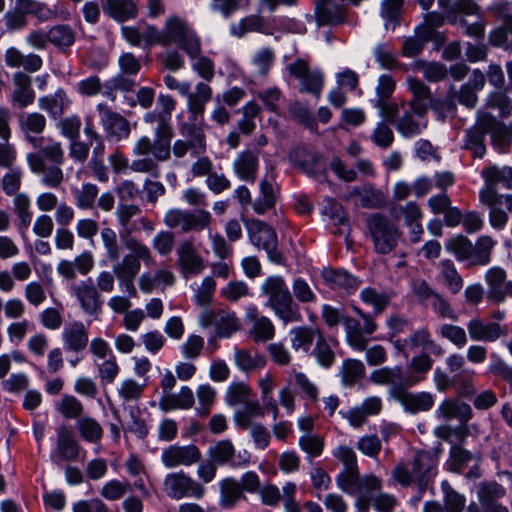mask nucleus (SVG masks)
I'll return each mask as SVG.
<instances>
[{
    "mask_svg": "<svg viewBox=\"0 0 512 512\" xmlns=\"http://www.w3.org/2000/svg\"><path fill=\"white\" fill-rule=\"evenodd\" d=\"M446 249L453 253L459 261L472 260L473 244L465 236L459 235L451 238L446 243Z\"/></svg>",
    "mask_w": 512,
    "mask_h": 512,
    "instance_id": "e2e57ef3",
    "label": "nucleus"
},
{
    "mask_svg": "<svg viewBox=\"0 0 512 512\" xmlns=\"http://www.w3.org/2000/svg\"><path fill=\"white\" fill-rule=\"evenodd\" d=\"M315 13L319 24L336 25L345 21L343 6L334 0H315Z\"/></svg>",
    "mask_w": 512,
    "mask_h": 512,
    "instance_id": "72a5a7b5",
    "label": "nucleus"
},
{
    "mask_svg": "<svg viewBox=\"0 0 512 512\" xmlns=\"http://www.w3.org/2000/svg\"><path fill=\"white\" fill-rule=\"evenodd\" d=\"M367 225L377 253L388 254L395 249L402 235L397 225L379 214L371 215Z\"/></svg>",
    "mask_w": 512,
    "mask_h": 512,
    "instance_id": "39448f33",
    "label": "nucleus"
},
{
    "mask_svg": "<svg viewBox=\"0 0 512 512\" xmlns=\"http://www.w3.org/2000/svg\"><path fill=\"white\" fill-rule=\"evenodd\" d=\"M217 334L220 337H230L240 329V321L231 311H219L214 316Z\"/></svg>",
    "mask_w": 512,
    "mask_h": 512,
    "instance_id": "603ef678",
    "label": "nucleus"
},
{
    "mask_svg": "<svg viewBox=\"0 0 512 512\" xmlns=\"http://www.w3.org/2000/svg\"><path fill=\"white\" fill-rule=\"evenodd\" d=\"M101 241L105 248V254L109 261H117L121 255V245L118 241L116 232L110 228H102L100 232Z\"/></svg>",
    "mask_w": 512,
    "mask_h": 512,
    "instance_id": "69168bd1",
    "label": "nucleus"
},
{
    "mask_svg": "<svg viewBox=\"0 0 512 512\" xmlns=\"http://www.w3.org/2000/svg\"><path fill=\"white\" fill-rule=\"evenodd\" d=\"M201 459V452L194 444L189 445H170L163 449L161 461L168 469L179 466H191Z\"/></svg>",
    "mask_w": 512,
    "mask_h": 512,
    "instance_id": "dca6fc26",
    "label": "nucleus"
},
{
    "mask_svg": "<svg viewBox=\"0 0 512 512\" xmlns=\"http://www.w3.org/2000/svg\"><path fill=\"white\" fill-rule=\"evenodd\" d=\"M234 452L235 448L230 440H221L209 447L207 455L215 464L224 465L230 463Z\"/></svg>",
    "mask_w": 512,
    "mask_h": 512,
    "instance_id": "680f3d73",
    "label": "nucleus"
},
{
    "mask_svg": "<svg viewBox=\"0 0 512 512\" xmlns=\"http://www.w3.org/2000/svg\"><path fill=\"white\" fill-rule=\"evenodd\" d=\"M61 340L66 352L80 353L89 343L88 329L81 321L68 323L63 328Z\"/></svg>",
    "mask_w": 512,
    "mask_h": 512,
    "instance_id": "393cba45",
    "label": "nucleus"
},
{
    "mask_svg": "<svg viewBox=\"0 0 512 512\" xmlns=\"http://www.w3.org/2000/svg\"><path fill=\"white\" fill-rule=\"evenodd\" d=\"M481 175L485 185L479 192L480 201L490 202V200L495 199V197H505L506 195L499 194L496 190V186L499 184L507 189H512L511 167L489 166L483 169Z\"/></svg>",
    "mask_w": 512,
    "mask_h": 512,
    "instance_id": "ddd939ff",
    "label": "nucleus"
},
{
    "mask_svg": "<svg viewBox=\"0 0 512 512\" xmlns=\"http://www.w3.org/2000/svg\"><path fill=\"white\" fill-rule=\"evenodd\" d=\"M241 485L232 478L224 479L220 483L219 505L224 509H231L242 497Z\"/></svg>",
    "mask_w": 512,
    "mask_h": 512,
    "instance_id": "09e8293b",
    "label": "nucleus"
},
{
    "mask_svg": "<svg viewBox=\"0 0 512 512\" xmlns=\"http://www.w3.org/2000/svg\"><path fill=\"white\" fill-rule=\"evenodd\" d=\"M142 210L136 204L120 202L115 210L116 221L120 227V238L124 241L137 239L134 233L143 229L151 232L154 230V224L146 216H141Z\"/></svg>",
    "mask_w": 512,
    "mask_h": 512,
    "instance_id": "423d86ee",
    "label": "nucleus"
},
{
    "mask_svg": "<svg viewBox=\"0 0 512 512\" xmlns=\"http://www.w3.org/2000/svg\"><path fill=\"white\" fill-rule=\"evenodd\" d=\"M133 155L143 156L132 161L130 169L134 172L149 173L154 177L159 175L158 161L170 158V143L157 138L154 142L147 136H142L133 147Z\"/></svg>",
    "mask_w": 512,
    "mask_h": 512,
    "instance_id": "f03ea898",
    "label": "nucleus"
},
{
    "mask_svg": "<svg viewBox=\"0 0 512 512\" xmlns=\"http://www.w3.org/2000/svg\"><path fill=\"white\" fill-rule=\"evenodd\" d=\"M165 85L170 90H177L179 94L187 97V107L193 120L197 121V116H202L205 111L206 104L212 98V88L208 83L198 82L194 92L190 91L188 82H179L174 76L168 74L163 79Z\"/></svg>",
    "mask_w": 512,
    "mask_h": 512,
    "instance_id": "20e7f679",
    "label": "nucleus"
},
{
    "mask_svg": "<svg viewBox=\"0 0 512 512\" xmlns=\"http://www.w3.org/2000/svg\"><path fill=\"white\" fill-rule=\"evenodd\" d=\"M435 465L434 458L428 452H417L412 463L414 478H430Z\"/></svg>",
    "mask_w": 512,
    "mask_h": 512,
    "instance_id": "0e129e2a",
    "label": "nucleus"
},
{
    "mask_svg": "<svg viewBox=\"0 0 512 512\" xmlns=\"http://www.w3.org/2000/svg\"><path fill=\"white\" fill-rule=\"evenodd\" d=\"M123 243L129 253L113 265V273L117 278H135L140 272L141 262L147 267L156 264L150 248L139 239H130Z\"/></svg>",
    "mask_w": 512,
    "mask_h": 512,
    "instance_id": "7ed1b4c3",
    "label": "nucleus"
},
{
    "mask_svg": "<svg viewBox=\"0 0 512 512\" xmlns=\"http://www.w3.org/2000/svg\"><path fill=\"white\" fill-rule=\"evenodd\" d=\"M104 10L118 22L135 18L137 8L132 0H106Z\"/></svg>",
    "mask_w": 512,
    "mask_h": 512,
    "instance_id": "49530a36",
    "label": "nucleus"
},
{
    "mask_svg": "<svg viewBox=\"0 0 512 512\" xmlns=\"http://www.w3.org/2000/svg\"><path fill=\"white\" fill-rule=\"evenodd\" d=\"M246 227L250 242L258 249H263L272 262L281 264L283 255L277 250L278 241L274 229L257 219L249 220Z\"/></svg>",
    "mask_w": 512,
    "mask_h": 512,
    "instance_id": "6e6552de",
    "label": "nucleus"
},
{
    "mask_svg": "<svg viewBox=\"0 0 512 512\" xmlns=\"http://www.w3.org/2000/svg\"><path fill=\"white\" fill-rule=\"evenodd\" d=\"M80 445L75 440L72 431L65 425L57 429L56 457L64 461L76 460Z\"/></svg>",
    "mask_w": 512,
    "mask_h": 512,
    "instance_id": "473e14b6",
    "label": "nucleus"
},
{
    "mask_svg": "<svg viewBox=\"0 0 512 512\" xmlns=\"http://www.w3.org/2000/svg\"><path fill=\"white\" fill-rule=\"evenodd\" d=\"M290 160L301 167L307 174L316 175L324 171L320 155L306 149L296 148L289 154Z\"/></svg>",
    "mask_w": 512,
    "mask_h": 512,
    "instance_id": "4c0bfd02",
    "label": "nucleus"
},
{
    "mask_svg": "<svg viewBox=\"0 0 512 512\" xmlns=\"http://www.w3.org/2000/svg\"><path fill=\"white\" fill-rule=\"evenodd\" d=\"M19 130L24 139L33 148L37 149L45 142V138L40 136L46 129L47 119L40 112H25L18 116Z\"/></svg>",
    "mask_w": 512,
    "mask_h": 512,
    "instance_id": "4468645a",
    "label": "nucleus"
},
{
    "mask_svg": "<svg viewBox=\"0 0 512 512\" xmlns=\"http://www.w3.org/2000/svg\"><path fill=\"white\" fill-rule=\"evenodd\" d=\"M395 399L400 402L405 411L411 414L427 412L435 404V396L427 391L408 392L405 389L396 390Z\"/></svg>",
    "mask_w": 512,
    "mask_h": 512,
    "instance_id": "a878e982",
    "label": "nucleus"
},
{
    "mask_svg": "<svg viewBox=\"0 0 512 512\" xmlns=\"http://www.w3.org/2000/svg\"><path fill=\"white\" fill-rule=\"evenodd\" d=\"M318 333H320L317 329H313L311 327H297L293 328L290 331L291 335V346L294 350H304L307 352L316 335L318 336Z\"/></svg>",
    "mask_w": 512,
    "mask_h": 512,
    "instance_id": "4d7b16f0",
    "label": "nucleus"
},
{
    "mask_svg": "<svg viewBox=\"0 0 512 512\" xmlns=\"http://www.w3.org/2000/svg\"><path fill=\"white\" fill-rule=\"evenodd\" d=\"M72 195L76 207L80 210H93L99 195V188L91 182L83 183L80 187L72 189Z\"/></svg>",
    "mask_w": 512,
    "mask_h": 512,
    "instance_id": "a19ab883",
    "label": "nucleus"
},
{
    "mask_svg": "<svg viewBox=\"0 0 512 512\" xmlns=\"http://www.w3.org/2000/svg\"><path fill=\"white\" fill-rule=\"evenodd\" d=\"M506 494L505 488L496 481H482L477 486V497L483 512H508L498 500Z\"/></svg>",
    "mask_w": 512,
    "mask_h": 512,
    "instance_id": "412c9836",
    "label": "nucleus"
},
{
    "mask_svg": "<svg viewBox=\"0 0 512 512\" xmlns=\"http://www.w3.org/2000/svg\"><path fill=\"white\" fill-rule=\"evenodd\" d=\"M382 409V400L377 396H370L363 400L360 405L350 408L348 411H340L339 414L348 421L353 428H360L368 417L375 416Z\"/></svg>",
    "mask_w": 512,
    "mask_h": 512,
    "instance_id": "5701e85b",
    "label": "nucleus"
},
{
    "mask_svg": "<svg viewBox=\"0 0 512 512\" xmlns=\"http://www.w3.org/2000/svg\"><path fill=\"white\" fill-rule=\"evenodd\" d=\"M436 415L445 420L457 419L465 425L472 417V409L467 403L447 399L440 403Z\"/></svg>",
    "mask_w": 512,
    "mask_h": 512,
    "instance_id": "c9c22d12",
    "label": "nucleus"
},
{
    "mask_svg": "<svg viewBox=\"0 0 512 512\" xmlns=\"http://www.w3.org/2000/svg\"><path fill=\"white\" fill-rule=\"evenodd\" d=\"M27 11L33 14L41 22L56 19L68 20L71 16L67 7L60 2H56L52 7H49L45 3L34 1L32 7Z\"/></svg>",
    "mask_w": 512,
    "mask_h": 512,
    "instance_id": "58836bf2",
    "label": "nucleus"
},
{
    "mask_svg": "<svg viewBox=\"0 0 512 512\" xmlns=\"http://www.w3.org/2000/svg\"><path fill=\"white\" fill-rule=\"evenodd\" d=\"M164 35L166 45L176 43L190 57L201 52V41L193 29L182 19L170 17L166 21Z\"/></svg>",
    "mask_w": 512,
    "mask_h": 512,
    "instance_id": "0eeeda50",
    "label": "nucleus"
},
{
    "mask_svg": "<svg viewBox=\"0 0 512 512\" xmlns=\"http://www.w3.org/2000/svg\"><path fill=\"white\" fill-rule=\"evenodd\" d=\"M291 76L299 81V91L313 95L316 99L321 96L324 86V75L318 70H311L307 61L297 59L287 66Z\"/></svg>",
    "mask_w": 512,
    "mask_h": 512,
    "instance_id": "9b49d317",
    "label": "nucleus"
},
{
    "mask_svg": "<svg viewBox=\"0 0 512 512\" xmlns=\"http://www.w3.org/2000/svg\"><path fill=\"white\" fill-rule=\"evenodd\" d=\"M210 220L211 215L205 210L193 213L175 208L170 209L164 216V223L167 227L172 229L179 228L184 233L192 230H202L209 225Z\"/></svg>",
    "mask_w": 512,
    "mask_h": 512,
    "instance_id": "f8f14e48",
    "label": "nucleus"
},
{
    "mask_svg": "<svg viewBox=\"0 0 512 512\" xmlns=\"http://www.w3.org/2000/svg\"><path fill=\"white\" fill-rule=\"evenodd\" d=\"M11 105L16 109H24L32 105L36 94L32 88V79L23 72H16L12 78Z\"/></svg>",
    "mask_w": 512,
    "mask_h": 512,
    "instance_id": "b1692460",
    "label": "nucleus"
},
{
    "mask_svg": "<svg viewBox=\"0 0 512 512\" xmlns=\"http://www.w3.org/2000/svg\"><path fill=\"white\" fill-rule=\"evenodd\" d=\"M425 127L426 122L424 117L418 118V116L411 111V108L399 117L396 124L397 131L406 138L420 134Z\"/></svg>",
    "mask_w": 512,
    "mask_h": 512,
    "instance_id": "a18cd8bd",
    "label": "nucleus"
},
{
    "mask_svg": "<svg viewBox=\"0 0 512 512\" xmlns=\"http://www.w3.org/2000/svg\"><path fill=\"white\" fill-rule=\"evenodd\" d=\"M163 485L166 495L174 500L187 497L201 499L206 491L201 483L195 481L182 471L166 475Z\"/></svg>",
    "mask_w": 512,
    "mask_h": 512,
    "instance_id": "9d476101",
    "label": "nucleus"
},
{
    "mask_svg": "<svg viewBox=\"0 0 512 512\" xmlns=\"http://www.w3.org/2000/svg\"><path fill=\"white\" fill-rule=\"evenodd\" d=\"M466 327L470 339L475 342H495L508 333L506 326L496 322H484L480 317L471 318Z\"/></svg>",
    "mask_w": 512,
    "mask_h": 512,
    "instance_id": "aec40b11",
    "label": "nucleus"
},
{
    "mask_svg": "<svg viewBox=\"0 0 512 512\" xmlns=\"http://www.w3.org/2000/svg\"><path fill=\"white\" fill-rule=\"evenodd\" d=\"M321 274L325 283L330 285L332 288H342L347 291H352L358 286L357 279L350 273L343 270L324 268Z\"/></svg>",
    "mask_w": 512,
    "mask_h": 512,
    "instance_id": "c03bdc74",
    "label": "nucleus"
},
{
    "mask_svg": "<svg viewBox=\"0 0 512 512\" xmlns=\"http://www.w3.org/2000/svg\"><path fill=\"white\" fill-rule=\"evenodd\" d=\"M407 86L413 96L409 102L411 111L414 112L418 118L424 117L428 107L433 101L429 87L421 80L412 76L407 78Z\"/></svg>",
    "mask_w": 512,
    "mask_h": 512,
    "instance_id": "bb28decb",
    "label": "nucleus"
},
{
    "mask_svg": "<svg viewBox=\"0 0 512 512\" xmlns=\"http://www.w3.org/2000/svg\"><path fill=\"white\" fill-rule=\"evenodd\" d=\"M71 292L77 298L79 305L85 314L94 316L101 311V295L91 278L71 286Z\"/></svg>",
    "mask_w": 512,
    "mask_h": 512,
    "instance_id": "6ab92c4d",
    "label": "nucleus"
},
{
    "mask_svg": "<svg viewBox=\"0 0 512 512\" xmlns=\"http://www.w3.org/2000/svg\"><path fill=\"white\" fill-rule=\"evenodd\" d=\"M444 495L445 512H462L465 507L466 498L455 491L447 481L441 483Z\"/></svg>",
    "mask_w": 512,
    "mask_h": 512,
    "instance_id": "338daca9",
    "label": "nucleus"
},
{
    "mask_svg": "<svg viewBox=\"0 0 512 512\" xmlns=\"http://www.w3.org/2000/svg\"><path fill=\"white\" fill-rule=\"evenodd\" d=\"M194 402L193 391L188 386H183L177 393L162 395L159 399V408L163 412L177 409L187 410L193 407Z\"/></svg>",
    "mask_w": 512,
    "mask_h": 512,
    "instance_id": "f704fd0d",
    "label": "nucleus"
},
{
    "mask_svg": "<svg viewBox=\"0 0 512 512\" xmlns=\"http://www.w3.org/2000/svg\"><path fill=\"white\" fill-rule=\"evenodd\" d=\"M312 355L318 364L324 368L331 367L335 362V353L321 333H318Z\"/></svg>",
    "mask_w": 512,
    "mask_h": 512,
    "instance_id": "774afa93",
    "label": "nucleus"
},
{
    "mask_svg": "<svg viewBox=\"0 0 512 512\" xmlns=\"http://www.w3.org/2000/svg\"><path fill=\"white\" fill-rule=\"evenodd\" d=\"M144 122L151 125L156 124V138L166 140L167 142L170 143L173 135L171 119H169L168 117H164V115L154 110L145 114Z\"/></svg>",
    "mask_w": 512,
    "mask_h": 512,
    "instance_id": "864d4df0",
    "label": "nucleus"
},
{
    "mask_svg": "<svg viewBox=\"0 0 512 512\" xmlns=\"http://www.w3.org/2000/svg\"><path fill=\"white\" fill-rule=\"evenodd\" d=\"M373 383L378 385H390L393 387V397L396 390H403L405 387H411L424 379L423 376H405L400 366L383 367L373 371L370 375Z\"/></svg>",
    "mask_w": 512,
    "mask_h": 512,
    "instance_id": "2eb2a0df",
    "label": "nucleus"
},
{
    "mask_svg": "<svg viewBox=\"0 0 512 512\" xmlns=\"http://www.w3.org/2000/svg\"><path fill=\"white\" fill-rule=\"evenodd\" d=\"M488 286L487 299L494 303H502L507 297H512V281L507 279L506 272L501 267H492L485 273Z\"/></svg>",
    "mask_w": 512,
    "mask_h": 512,
    "instance_id": "f3484780",
    "label": "nucleus"
},
{
    "mask_svg": "<svg viewBox=\"0 0 512 512\" xmlns=\"http://www.w3.org/2000/svg\"><path fill=\"white\" fill-rule=\"evenodd\" d=\"M176 255L177 265L185 278L198 275L204 270V260L192 241L184 240L179 243Z\"/></svg>",
    "mask_w": 512,
    "mask_h": 512,
    "instance_id": "a211bd4d",
    "label": "nucleus"
},
{
    "mask_svg": "<svg viewBox=\"0 0 512 512\" xmlns=\"http://www.w3.org/2000/svg\"><path fill=\"white\" fill-rule=\"evenodd\" d=\"M32 155L40 156L42 161L50 162L55 165H63L65 160L62 143L51 138L47 139L46 144H42L38 151L27 154L26 159L29 164V157Z\"/></svg>",
    "mask_w": 512,
    "mask_h": 512,
    "instance_id": "37998d69",
    "label": "nucleus"
},
{
    "mask_svg": "<svg viewBox=\"0 0 512 512\" xmlns=\"http://www.w3.org/2000/svg\"><path fill=\"white\" fill-rule=\"evenodd\" d=\"M246 318L252 324L250 336L255 342H267L274 337V324L268 317L260 315L256 306L246 309Z\"/></svg>",
    "mask_w": 512,
    "mask_h": 512,
    "instance_id": "c85d7f7f",
    "label": "nucleus"
},
{
    "mask_svg": "<svg viewBox=\"0 0 512 512\" xmlns=\"http://www.w3.org/2000/svg\"><path fill=\"white\" fill-rule=\"evenodd\" d=\"M345 329L346 341L355 350L363 351L366 349L368 339L365 337L367 334L364 331V324L350 316L344 318L342 324Z\"/></svg>",
    "mask_w": 512,
    "mask_h": 512,
    "instance_id": "ea45409f",
    "label": "nucleus"
},
{
    "mask_svg": "<svg viewBox=\"0 0 512 512\" xmlns=\"http://www.w3.org/2000/svg\"><path fill=\"white\" fill-rule=\"evenodd\" d=\"M434 33L435 31L432 29H423L416 36L406 38L402 46L403 55L406 57L418 55L422 51L424 43L432 39Z\"/></svg>",
    "mask_w": 512,
    "mask_h": 512,
    "instance_id": "052dcab7",
    "label": "nucleus"
},
{
    "mask_svg": "<svg viewBox=\"0 0 512 512\" xmlns=\"http://www.w3.org/2000/svg\"><path fill=\"white\" fill-rule=\"evenodd\" d=\"M360 480L358 467L343 468L337 476L338 487L345 493L353 495L360 492Z\"/></svg>",
    "mask_w": 512,
    "mask_h": 512,
    "instance_id": "13d9d810",
    "label": "nucleus"
},
{
    "mask_svg": "<svg viewBox=\"0 0 512 512\" xmlns=\"http://www.w3.org/2000/svg\"><path fill=\"white\" fill-rule=\"evenodd\" d=\"M234 360L241 371L249 372L262 368L266 360L262 354L256 350L235 349Z\"/></svg>",
    "mask_w": 512,
    "mask_h": 512,
    "instance_id": "de8ad7c7",
    "label": "nucleus"
},
{
    "mask_svg": "<svg viewBox=\"0 0 512 512\" xmlns=\"http://www.w3.org/2000/svg\"><path fill=\"white\" fill-rule=\"evenodd\" d=\"M79 435L87 442L98 443L103 436V429L99 422L92 417H81L76 422Z\"/></svg>",
    "mask_w": 512,
    "mask_h": 512,
    "instance_id": "3c124183",
    "label": "nucleus"
},
{
    "mask_svg": "<svg viewBox=\"0 0 512 512\" xmlns=\"http://www.w3.org/2000/svg\"><path fill=\"white\" fill-rule=\"evenodd\" d=\"M174 282V274L165 268H159L154 272H144L138 278V286L140 290L146 294L152 293L159 287H170Z\"/></svg>",
    "mask_w": 512,
    "mask_h": 512,
    "instance_id": "2f4dec72",
    "label": "nucleus"
},
{
    "mask_svg": "<svg viewBox=\"0 0 512 512\" xmlns=\"http://www.w3.org/2000/svg\"><path fill=\"white\" fill-rule=\"evenodd\" d=\"M259 164V152L252 150L242 151L233 162V171L242 180L254 182Z\"/></svg>",
    "mask_w": 512,
    "mask_h": 512,
    "instance_id": "7c9ffc66",
    "label": "nucleus"
},
{
    "mask_svg": "<svg viewBox=\"0 0 512 512\" xmlns=\"http://www.w3.org/2000/svg\"><path fill=\"white\" fill-rule=\"evenodd\" d=\"M94 365L97 369V376L102 384H112L120 373V366L116 356H110L101 361L94 360Z\"/></svg>",
    "mask_w": 512,
    "mask_h": 512,
    "instance_id": "6e6d98bb",
    "label": "nucleus"
},
{
    "mask_svg": "<svg viewBox=\"0 0 512 512\" xmlns=\"http://www.w3.org/2000/svg\"><path fill=\"white\" fill-rule=\"evenodd\" d=\"M495 241L490 236H481L473 245L472 265H487L491 260V252Z\"/></svg>",
    "mask_w": 512,
    "mask_h": 512,
    "instance_id": "bf43d9fd",
    "label": "nucleus"
},
{
    "mask_svg": "<svg viewBox=\"0 0 512 512\" xmlns=\"http://www.w3.org/2000/svg\"><path fill=\"white\" fill-rule=\"evenodd\" d=\"M489 207V223L495 229H502L508 222L507 213L501 209L502 205L506 206L508 212L512 213V195L507 194L505 197H495V199L480 201Z\"/></svg>",
    "mask_w": 512,
    "mask_h": 512,
    "instance_id": "e433bc0d",
    "label": "nucleus"
},
{
    "mask_svg": "<svg viewBox=\"0 0 512 512\" xmlns=\"http://www.w3.org/2000/svg\"><path fill=\"white\" fill-rule=\"evenodd\" d=\"M97 110L100 114V120L108 136L121 140L127 138L130 134V124L121 114L111 110L106 105L99 103Z\"/></svg>",
    "mask_w": 512,
    "mask_h": 512,
    "instance_id": "4be33fe9",
    "label": "nucleus"
},
{
    "mask_svg": "<svg viewBox=\"0 0 512 512\" xmlns=\"http://www.w3.org/2000/svg\"><path fill=\"white\" fill-rule=\"evenodd\" d=\"M28 166L32 173L41 176V183L46 187L56 189L64 180L61 165L48 166L45 161L41 160L40 156H30Z\"/></svg>",
    "mask_w": 512,
    "mask_h": 512,
    "instance_id": "cd10ccee",
    "label": "nucleus"
},
{
    "mask_svg": "<svg viewBox=\"0 0 512 512\" xmlns=\"http://www.w3.org/2000/svg\"><path fill=\"white\" fill-rule=\"evenodd\" d=\"M49 43L57 47L60 51H68L75 42V31L66 24H57L48 30Z\"/></svg>",
    "mask_w": 512,
    "mask_h": 512,
    "instance_id": "79ce46f5",
    "label": "nucleus"
},
{
    "mask_svg": "<svg viewBox=\"0 0 512 512\" xmlns=\"http://www.w3.org/2000/svg\"><path fill=\"white\" fill-rule=\"evenodd\" d=\"M71 99L64 89L59 88L53 94L38 99V107L45 111L51 119H59L71 106Z\"/></svg>",
    "mask_w": 512,
    "mask_h": 512,
    "instance_id": "c756f323",
    "label": "nucleus"
},
{
    "mask_svg": "<svg viewBox=\"0 0 512 512\" xmlns=\"http://www.w3.org/2000/svg\"><path fill=\"white\" fill-rule=\"evenodd\" d=\"M365 366L362 361L357 359H345L340 367L339 374L344 386H353L365 375Z\"/></svg>",
    "mask_w": 512,
    "mask_h": 512,
    "instance_id": "8fccbe9b",
    "label": "nucleus"
},
{
    "mask_svg": "<svg viewBox=\"0 0 512 512\" xmlns=\"http://www.w3.org/2000/svg\"><path fill=\"white\" fill-rule=\"evenodd\" d=\"M179 131L186 139H178L170 146L176 158H183L188 151L192 156H200L206 151V136L204 130L195 123H183Z\"/></svg>",
    "mask_w": 512,
    "mask_h": 512,
    "instance_id": "1a4fd4ad",
    "label": "nucleus"
},
{
    "mask_svg": "<svg viewBox=\"0 0 512 512\" xmlns=\"http://www.w3.org/2000/svg\"><path fill=\"white\" fill-rule=\"evenodd\" d=\"M276 203V196L273 184L264 179L260 182V196L254 200L253 209L257 214H264Z\"/></svg>",
    "mask_w": 512,
    "mask_h": 512,
    "instance_id": "5fc2aeb1",
    "label": "nucleus"
},
{
    "mask_svg": "<svg viewBox=\"0 0 512 512\" xmlns=\"http://www.w3.org/2000/svg\"><path fill=\"white\" fill-rule=\"evenodd\" d=\"M267 297L266 306L284 323L299 322L301 313L298 304L282 276L274 275L265 279L260 288Z\"/></svg>",
    "mask_w": 512,
    "mask_h": 512,
    "instance_id": "f257e3e1",
    "label": "nucleus"
}]
</instances>
